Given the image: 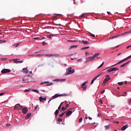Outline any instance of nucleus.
Wrapping results in <instances>:
<instances>
[{
  "label": "nucleus",
  "instance_id": "obj_14",
  "mask_svg": "<svg viewBox=\"0 0 131 131\" xmlns=\"http://www.w3.org/2000/svg\"><path fill=\"white\" fill-rule=\"evenodd\" d=\"M17 60H19V59H13V61H14V63H23V61L22 60L19 61Z\"/></svg>",
  "mask_w": 131,
  "mask_h": 131
},
{
  "label": "nucleus",
  "instance_id": "obj_12",
  "mask_svg": "<svg viewBox=\"0 0 131 131\" xmlns=\"http://www.w3.org/2000/svg\"><path fill=\"white\" fill-rule=\"evenodd\" d=\"M73 113V112L71 111H70L69 110H68L66 112V116H70L71 115V114Z\"/></svg>",
  "mask_w": 131,
  "mask_h": 131
},
{
  "label": "nucleus",
  "instance_id": "obj_35",
  "mask_svg": "<svg viewBox=\"0 0 131 131\" xmlns=\"http://www.w3.org/2000/svg\"><path fill=\"white\" fill-rule=\"evenodd\" d=\"M57 121H58V122H61L62 121V119H60V118H58V120H57Z\"/></svg>",
  "mask_w": 131,
  "mask_h": 131
},
{
  "label": "nucleus",
  "instance_id": "obj_42",
  "mask_svg": "<svg viewBox=\"0 0 131 131\" xmlns=\"http://www.w3.org/2000/svg\"><path fill=\"white\" fill-rule=\"evenodd\" d=\"M19 45H20V43H17L15 44V47H18V46H19Z\"/></svg>",
  "mask_w": 131,
  "mask_h": 131
},
{
  "label": "nucleus",
  "instance_id": "obj_53",
  "mask_svg": "<svg viewBox=\"0 0 131 131\" xmlns=\"http://www.w3.org/2000/svg\"><path fill=\"white\" fill-rule=\"evenodd\" d=\"M99 103L103 104V101L102 100H99Z\"/></svg>",
  "mask_w": 131,
  "mask_h": 131
},
{
  "label": "nucleus",
  "instance_id": "obj_5",
  "mask_svg": "<svg viewBox=\"0 0 131 131\" xmlns=\"http://www.w3.org/2000/svg\"><path fill=\"white\" fill-rule=\"evenodd\" d=\"M62 96L63 94H55L51 98V100H54V99H56V98H58V97H62Z\"/></svg>",
  "mask_w": 131,
  "mask_h": 131
},
{
  "label": "nucleus",
  "instance_id": "obj_20",
  "mask_svg": "<svg viewBox=\"0 0 131 131\" xmlns=\"http://www.w3.org/2000/svg\"><path fill=\"white\" fill-rule=\"evenodd\" d=\"M30 116H31V113L27 114V116L26 117V119H29V118H30Z\"/></svg>",
  "mask_w": 131,
  "mask_h": 131
},
{
  "label": "nucleus",
  "instance_id": "obj_36",
  "mask_svg": "<svg viewBox=\"0 0 131 131\" xmlns=\"http://www.w3.org/2000/svg\"><path fill=\"white\" fill-rule=\"evenodd\" d=\"M30 91V89H26L25 90V93H27Z\"/></svg>",
  "mask_w": 131,
  "mask_h": 131
},
{
  "label": "nucleus",
  "instance_id": "obj_29",
  "mask_svg": "<svg viewBox=\"0 0 131 131\" xmlns=\"http://www.w3.org/2000/svg\"><path fill=\"white\" fill-rule=\"evenodd\" d=\"M89 34H90V35H91V36H92L93 37H95V35L92 34L91 32H89Z\"/></svg>",
  "mask_w": 131,
  "mask_h": 131
},
{
  "label": "nucleus",
  "instance_id": "obj_50",
  "mask_svg": "<svg viewBox=\"0 0 131 131\" xmlns=\"http://www.w3.org/2000/svg\"><path fill=\"white\" fill-rule=\"evenodd\" d=\"M89 54H90V53L85 52V55L88 56V55H89Z\"/></svg>",
  "mask_w": 131,
  "mask_h": 131
},
{
  "label": "nucleus",
  "instance_id": "obj_24",
  "mask_svg": "<svg viewBox=\"0 0 131 131\" xmlns=\"http://www.w3.org/2000/svg\"><path fill=\"white\" fill-rule=\"evenodd\" d=\"M65 113H66V112H64V113H63L60 114L59 115V117H63V116H64V114H65Z\"/></svg>",
  "mask_w": 131,
  "mask_h": 131
},
{
  "label": "nucleus",
  "instance_id": "obj_32",
  "mask_svg": "<svg viewBox=\"0 0 131 131\" xmlns=\"http://www.w3.org/2000/svg\"><path fill=\"white\" fill-rule=\"evenodd\" d=\"M53 36V35H47V37L48 38H52V37Z\"/></svg>",
  "mask_w": 131,
  "mask_h": 131
},
{
  "label": "nucleus",
  "instance_id": "obj_51",
  "mask_svg": "<svg viewBox=\"0 0 131 131\" xmlns=\"http://www.w3.org/2000/svg\"><path fill=\"white\" fill-rule=\"evenodd\" d=\"M126 60H128V58H127V57H126L124 59H123V60H124V61H126Z\"/></svg>",
  "mask_w": 131,
  "mask_h": 131
},
{
  "label": "nucleus",
  "instance_id": "obj_21",
  "mask_svg": "<svg viewBox=\"0 0 131 131\" xmlns=\"http://www.w3.org/2000/svg\"><path fill=\"white\" fill-rule=\"evenodd\" d=\"M111 69L112 70V72L115 71L116 70L117 71L119 70L118 68H111Z\"/></svg>",
  "mask_w": 131,
  "mask_h": 131
},
{
  "label": "nucleus",
  "instance_id": "obj_54",
  "mask_svg": "<svg viewBox=\"0 0 131 131\" xmlns=\"http://www.w3.org/2000/svg\"><path fill=\"white\" fill-rule=\"evenodd\" d=\"M88 119L90 120H92V118L91 117H88Z\"/></svg>",
  "mask_w": 131,
  "mask_h": 131
},
{
  "label": "nucleus",
  "instance_id": "obj_45",
  "mask_svg": "<svg viewBox=\"0 0 131 131\" xmlns=\"http://www.w3.org/2000/svg\"><path fill=\"white\" fill-rule=\"evenodd\" d=\"M111 72H112V71L111 70V68L107 70V72H108V73Z\"/></svg>",
  "mask_w": 131,
  "mask_h": 131
},
{
  "label": "nucleus",
  "instance_id": "obj_62",
  "mask_svg": "<svg viewBox=\"0 0 131 131\" xmlns=\"http://www.w3.org/2000/svg\"><path fill=\"white\" fill-rule=\"evenodd\" d=\"M85 119H88V115L85 116Z\"/></svg>",
  "mask_w": 131,
  "mask_h": 131
},
{
  "label": "nucleus",
  "instance_id": "obj_58",
  "mask_svg": "<svg viewBox=\"0 0 131 131\" xmlns=\"http://www.w3.org/2000/svg\"><path fill=\"white\" fill-rule=\"evenodd\" d=\"M67 107H69V104H67L66 105V108H67Z\"/></svg>",
  "mask_w": 131,
  "mask_h": 131
},
{
  "label": "nucleus",
  "instance_id": "obj_60",
  "mask_svg": "<svg viewBox=\"0 0 131 131\" xmlns=\"http://www.w3.org/2000/svg\"><path fill=\"white\" fill-rule=\"evenodd\" d=\"M44 83H49V81H45L44 82Z\"/></svg>",
  "mask_w": 131,
  "mask_h": 131
},
{
  "label": "nucleus",
  "instance_id": "obj_8",
  "mask_svg": "<svg viewBox=\"0 0 131 131\" xmlns=\"http://www.w3.org/2000/svg\"><path fill=\"white\" fill-rule=\"evenodd\" d=\"M11 72V70L6 69H3L2 71V73H10Z\"/></svg>",
  "mask_w": 131,
  "mask_h": 131
},
{
  "label": "nucleus",
  "instance_id": "obj_3",
  "mask_svg": "<svg viewBox=\"0 0 131 131\" xmlns=\"http://www.w3.org/2000/svg\"><path fill=\"white\" fill-rule=\"evenodd\" d=\"M22 108H23V106H21L20 105V104L18 103L14 106V110H20L22 109Z\"/></svg>",
  "mask_w": 131,
  "mask_h": 131
},
{
  "label": "nucleus",
  "instance_id": "obj_13",
  "mask_svg": "<svg viewBox=\"0 0 131 131\" xmlns=\"http://www.w3.org/2000/svg\"><path fill=\"white\" fill-rule=\"evenodd\" d=\"M29 72V71L28 70V69H27V68H24L22 69V71L21 72H23L24 73H28V72Z\"/></svg>",
  "mask_w": 131,
  "mask_h": 131
},
{
  "label": "nucleus",
  "instance_id": "obj_43",
  "mask_svg": "<svg viewBox=\"0 0 131 131\" xmlns=\"http://www.w3.org/2000/svg\"><path fill=\"white\" fill-rule=\"evenodd\" d=\"M65 80H66V79H60V81H65Z\"/></svg>",
  "mask_w": 131,
  "mask_h": 131
},
{
  "label": "nucleus",
  "instance_id": "obj_59",
  "mask_svg": "<svg viewBox=\"0 0 131 131\" xmlns=\"http://www.w3.org/2000/svg\"><path fill=\"white\" fill-rule=\"evenodd\" d=\"M128 103H129V104H130V103H131V99H130V100H129Z\"/></svg>",
  "mask_w": 131,
  "mask_h": 131
},
{
  "label": "nucleus",
  "instance_id": "obj_11",
  "mask_svg": "<svg viewBox=\"0 0 131 131\" xmlns=\"http://www.w3.org/2000/svg\"><path fill=\"white\" fill-rule=\"evenodd\" d=\"M101 75V74H98L97 76H96L91 81V84H93L94 83V81H95L98 77H99V76Z\"/></svg>",
  "mask_w": 131,
  "mask_h": 131
},
{
  "label": "nucleus",
  "instance_id": "obj_6",
  "mask_svg": "<svg viewBox=\"0 0 131 131\" xmlns=\"http://www.w3.org/2000/svg\"><path fill=\"white\" fill-rule=\"evenodd\" d=\"M62 103H63V102L61 103V104H60V105L58 107V110H57L55 111V116H57V115H58V114H59V110H61V105H62Z\"/></svg>",
  "mask_w": 131,
  "mask_h": 131
},
{
  "label": "nucleus",
  "instance_id": "obj_44",
  "mask_svg": "<svg viewBox=\"0 0 131 131\" xmlns=\"http://www.w3.org/2000/svg\"><path fill=\"white\" fill-rule=\"evenodd\" d=\"M37 108H38V105H37L36 106V107H35V108H34V110H36L37 109Z\"/></svg>",
  "mask_w": 131,
  "mask_h": 131
},
{
  "label": "nucleus",
  "instance_id": "obj_4",
  "mask_svg": "<svg viewBox=\"0 0 131 131\" xmlns=\"http://www.w3.org/2000/svg\"><path fill=\"white\" fill-rule=\"evenodd\" d=\"M110 80V77L108 75H106V77L105 78L104 81H103V84H105L106 82H108Z\"/></svg>",
  "mask_w": 131,
  "mask_h": 131
},
{
  "label": "nucleus",
  "instance_id": "obj_39",
  "mask_svg": "<svg viewBox=\"0 0 131 131\" xmlns=\"http://www.w3.org/2000/svg\"><path fill=\"white\" fill-rule=\"evenodd\" d=\"M82 61V58H80L77 60V62H81Z\"/></svg>",
  "mask_w": 131,
  "mask_h": 131
},
{
  "label": "nucleus",
  "instance_id": "obj_55",
  "mask_svg": "<svg viewBox=\"0 0 131 131\" xmlns=\"http://www.w3.org/2000/svg\"><path fill=\"white\" fill-rule=\"evenodd\" d=\"M100 116H101V114L99 113V114H98V117H100Z\"/></svg>",
  "mask_w": 131,
  "mask_h": 131
},
{
  "label": "nucleus",
  "instance_id": "obj_56",
  "mask_svg": "<svg viewBox=\"0 0 131 131\" xmlns=\"http://www.w3.org/2000/svg\"><path fill=\"white\" fill-rule=\"evenodd\" d=\"M127 33H131V30L128 32H127Z\"/></svg>",
  "mask_w": 131,
  "mask_h": 131
},
{
  "label": "nucleus",
  "instance_id": "obj_41",
  "mask_svg": "<svg viewBox=\"0 0 131 131\" xmlns=\"http://www.w3.org/2000/svg\"><path fill=\"white\" fill-rule=\"evenodd\" d=\"M5 94V92H2L1 93H0V96H4V95Z\"/></svg>",
  "mask_w": 131,
  "mask_h": 131
},
{
  "label": "nucleus",
  "instance_id": "obj_27",
  "mask_svg": "<svg viewBox=\"0 0 131 131\" xmlns=\"http://www.w3.org/2000/svg\"><path fill=\"white\" fill-rule=\"evenodd\" d=\"M76 47H77V46H71L70 47V50H71V49H73V48H76Z\"/></svg>",
  "mask_w": 131,
  "mask_h": 131
},
{
  "label": "nucleus",
  "instance_id": "obj_30",
  "mask_svg": "<svg viewBox=\"0 0 131 131\" xmlns=\"http://www.w3.org/2000/svg\"><path fill=\"white\" fill-rule=\"evenodd\" d=\"M118 84H119V85H123V82H118Z\"/></svg>",
  "mask_w": 131,
  "mask_h": 131
},
{
  "label": "nucleus",
  "instance_id": "obj_34",
  "mask_svg": "<svg viewBox=\"0 0 131 131\" xmlns=\"http://www.w3.org/2000/svg\"><path fill=\"white\" fill-rule=\"evenodd\" d=\"M86 49H90V47H83L81 49V50H85Z\"/></svg>",
  "mask_w": 131,
  "mask_h": 131
},
{
  "label": "nucleus",
  "instance_id": "obj_7",
  "mask_svg": "<svg viewBox=\"0 0 131 131\" xmlns=\"http://www.w3.org/2000/svg\"><path fill=\"white\" fill-rule=\"evenodd\" d=\"M94 59L93 56H90L88 57H86V61H85V63H88V62H89V61H93Z\"/></svg>",
  "mask_w": 131,
  "mask_h": 131
},
{
  "label": "nucleus",
  "instance_id": "obj_17",
  "mask_svg": "<svg viewBox=\"0 0 131 131\" xmlns=\"http://www.w3.org/2000/svg\"><path fill=\"white\" fill-rule=\"evenodd\" d=\"M39 99L40 102H41V101H47V98H42V97L40 96L39 97Z\"/></svg>",
  "mask_w": 131,
  "mask_h": 131
},
{
  "label": "nucleus",
  "instance_id": "obj_31",
  "mask_svg": "<svg viewBox=\"0 0 131 131\" xmlns=\"http://www.w3.org/2000/svg\"><path fill=\"white\" fill-rule=\"evenodd\" d=\"M38 56H39V57H45V56H46V54H38Z\"/></svg>",
  "mask_w": 131,
  "mask_h": 131
},
{
  "label": "nucleus",
  "instance_id": "obj_63",
  "mask_svg": "<svg viewBox=\"0 0 131 131\" xmlns=\"http://www.w3.org/2000/svg\"><path fill=\"white\" fill-rule=\"evenodd\" d=\"M107 14H108V15H110V14H111V13H110V12H107Z\"/></svg>",
  "mask_w": 131,
  "mask_h": 131
},
{
  "label": "nucleus",
  "instance_id": "obj_33",
  "mask_svg": "<svg viewBox=\"0 0 131 131\" xmlns=\"http://www.w3.org/2000/svg\"><path fill=\"white\" fill-rule=\"evenodd\" d=\"M124 95H122L123 97H126V95H127V92H124Z\"/></svg>",
  "mask_w": 131,
  "mask_h": 131
},
{
  "label": "nucleus",
  "instance_id": "obj_10",
  "mask_svg": "<svg viewBox=\"0 0 131 131\" xmlns=\"http://www.w3.org/2000/svg\"><path fill=\"white\" fill-rule=\"evenodd\" d=\"M22 112L24 113V114H26L27 112H28V109H27V107H24L22 109Z\"/></svg>",
  "mask_w": 131,
  "mask_h": 131
},
{
  "label": "nucleus",
  "instance_id": "obj_1",
  "mask_svg": "<svg viewBox=\"0 0 131 131\" xmlns=\"http://www.w3.org/2000/svg\"><path fill=\"white\" fill-rule=\"evenodd\" d=\"M75 72V70L74 69L72 70V68L69 67L67 69V72L66 73V75L68 74H73V73Z\"/></svg>",
  "mask_w": 131,
  "mask_h": 131
},
{
  "label": "nucleus",
  "instance_id": "obj_48",
  "mask_svg": "<svg viewBox=\"0 0 131 131\" xmlns=\"http://www.w3.org/2000/svg\"><path fill=\"white\" fill-rule=\"evenodd\" d=\"M129 48H131V45L128 46L126 47V49H129Z\"/></svg>",
  "mask_w": 131,
  "mask_h": 131
},
{
  "label": "nucleus",
  "instance_id": "obj_2",
  "mask_svg": "<svg viewBox=\"0 0 131 131\" xmlns=\"http://www.w3.org/2000/svg\"><path fill=\"white\" fill-rule=\"evenodd\" d=\"M45 56L46 57H47V58H52L53 57H54L55 58H56L57 57H59V55L51 54H45Z\"/></svg>",
  "mask_w": 131,
  "mask_h": 131
},
{
  "label": "nucleus",
  "instance_id": "obj_46",
  "mask_svg": "<svg viewBox=\"0 0 131 131\" xmlns=\"http://www.w3.org/2000/svg\"><path fill=\"white\" fill-rule=\"evenodd\" d=\"M84 16H85L84 14H82L80 16V17H81V18H83V17H84Z\"/></svg>",
  "mask_w": 131,
  "mask_h": 131
},
{
  "label": "nucleus",
  "instance_id": "obj_57",
  "mask_svg": "<svg viewBox=\"0 0 131 131\" xmlns=\"http://www.w3.org/2000/svg\"><path fill=\"white\" fill-rule=\"evenodd\" d=\"M127 57V58H128V59H130V58H131V55H130V56H128V57Z\"/></svg>",
  "mask_w": 131,
  "mask_h": 131
},
{
  "label": "nucleus",
  "instance_id": "obj_52",
  "mask_svg": "<svg viewBox=\"0 0 131 131\" xmlns=\"http://www.w3.org/2000/svg\"><path fill=\"white\" fill-rule=\"evenodd\" d=\"M69 41H72V42H76V40H74V41H73V40H69Z\"/></svg>",
  "mask_w": 131,
  "mask_h": 131
},
{
  "label": "nucleus",
  "instance_id": "obj_22",
  "mask_svg": "<svg viewBox=\"0 0 131 131\" xmlns=\"http://www.w3.org/2000/svg\"><path fill=\"white\" fill-rule=\"evenodd\" d=\"M32 92H34L35 93H36L37 94H39V91L38 90L35 89V90H32Z\"/></svg>",
  "mask_w": 131,
  "mask_h": 131
},
{
  "label": "nucleus",
  "instance_id": "obj_25",
  "mask_svg": "<svg viewBox=\"0 0 131 131\" xmlns=\"http://www.w3.org/2000/svg\"><path fill=\"white\" fill-rule=\"evenodd\" d=\"M105 129H109V128H110V125H107L106 126H105Z\"/></svg>",
  "mask_w": 131,
  "mask_h": 131
},
{
  "label": "nucleus",
  "instance_id": "obj_49",
  "mask_svg": "<svg viewBox=\"0 0 131 131\" xmlns=\"http://www.w3.org/2000/svg\"><path fill=\"white\" fill-rule=\"evenodd\" d=\"M55 81H60V79H56L55 80Z\"/></svg>",
  "mask_w": 131,
  "mask_h": 131
},
{
  "label": "nucleus",
  "instance_id": "obj_16",
  "mask_svg": "<svg viewBox=\"0 0 131 131\" xmlns=\"http://www.w3.org/2000/svg\"><path fill=\"white\" fill-rule=\"evenodd\" d=\"M130 62V61H128L127 62H125V63L121 65L120 68H122L123 67H124L126 65H127V64H128V63H129Z\"/></svg>",
  "mask_w": 131,
  "mask_h": 131
},
{
  "label": "nucleus",
  "instance_id": "obj_64",
  "mask_svg": "<svg viewBox=\"0 0 131 131\" xmlns=\"http://www.w3.org/2000/svg\"><path fill=\"white\" fill-rule=\"evenodd\" d=\"M10 62H12L13 61V59H9Z\"/></svg>",
  "mask_w": 131,
  "mask_h": 131
},
{
  "label": "nucleus",
  "instance_id": "obj_18",
  "mask_svg": "<svg viewBox=\"0 0 131 131\" xmlns=\"http://www.w3.org/2000/svg\"><path fill=\"white\" fill-rule=\"evenodd\" d=\"M80 42H81V43H83V45H89V43H90V42H89V41H85V40H82Z\"/></svg>",
  "mask_w": 131,
  "mask_h": 131
},
{
  "label": "nucleus",
  "instance_id": "obj_28",
  "mask_svg": "<svg viewBox=\"0 0 131 131\" xmlns=\"http://www.w3.org/2000/svg\"><path fill=\"white\" fill-rule=\"evenodd\" d=\"M104 61L102 63V64H101V65H100L98 67V68L99 69V68H101V67H102L103 66H104Z\"/></svg>",
  "mask_w": 131,
  "mask_h": 131
},
{
  "label": "nucleus",
  "instance_id": "obj_26",
  "mask_svg": "<svg viewBox=\"0 0 131 131\" xmlns=\"http://www.w3.org/2000/svg\"><path fill=\"white\" fill-rule=\"evenodd\" d=\"M65 110H67V107H62L61 108V111H65Z\"/></svg>",
  "mask_w": 131,
  "mask_h": 131
},
{
  "label": "nucleus",
  "instance_id": "obj_15",
  "mask_svg": "<svg viewBox=\"0 0 131 131\" xmlns=\"http://www.w3.org/2000/svg\"><path fill=\"white\" fill-rule=\"evenodd\" d=\"M128 127V126L127 125V124H126L121 128V130H125Z\"/></svg>",
  "mask_w": 131,
  "mask_h": 131
},
{
  "label": "nucleus",
  "instance_id": "obj_47",
  "mask_svg": "<svg viewBox=\"0 0 131 131\" xmlns=\"http://www.w3.org/2000/svg\"><path fill=\"white\" fill-rule=\"evenodd\" d=\"M105 93V90H102L101 92V94H103Z\"/></svg>",
  "mask_w": 131,
  "mask_h": 131
},
{
  "label": "nucleus",
  "instance_id": "obj_19",
  "mask_svg": "<svg viewBox=\"0 0 131 131\" xmlns=\"http://www.w3.org/2000/svg\"><path fill=\"white\" fill-rule=\"evenodd\" d=\"M122 62H124V60H123V59H122V60L120 61L117 63L113 65L112 67H114V66H116V65H118V64H120V63H122Z\"/></svg>",
  "mask_w": 131,
  "mask_h": 131
},
{
  "label": "nucleus",
  "instance_id": "obj_38",
  "mask_svg": "<svg viewBox=\"0 0 131 131\" xmlns=\"http://www.w3.org/2000/svg\"><path fill=\"white\" fill-rule=\"evenodd\" d=\"M42 46H46V45H47V42H46V41H43L42 42Z\"/></svg>",
  "mask_w": 131,
  "mask_h": 131
},
{
  "label": "nucleus",
  "instance_id": "obj_23",
  "mask_svg": "<svg viewBox=\"0 0 131 131\" xmlns=\"http://www.w3.org/2000/svg\"><path fill=\"white\" fill-rule=\"evenodd\" d=\"M99 55H100V54L99 53H96L95 54H94L93 57V58H96V57H98V56H99Z\"/></svg>",
  "mask_w": 131,
  "mask_h": 131
},
{
  "label": "nucleus",
  "instance_id": "obj_9",
  "mask_svg": "<svg viewBox=\"0 0 131 131\" xmlns=\"http://www.w3.org/2000/svg\"><path fill=\"white\" fill-rule=\"evenodd\" d=\"M86 83H88V81L84 82L83 83L81 84V86L83 91H85V90H86V86L85 85Z\"/></svg>",
  "mask_w": 131,
  "mask_h": 131
},
{
  "label": "nucleus",
  "instance_id": "obj_40",
  "mask_svg": "<svg viewBox=\"0 0 131 131\" xmlns=\"http://www.w3.org/2000/svg\"><path fill=\"white\" fill-rule=\"evenodd\" d=\"M0 60H1V61H6V60H7V58H0Z\"/></svg>",
  "mask_w": 131,
  "mask_h": 131
},
{
  "label": "nucleus",
  "instance_id": "obj_37",
  "mask_svg": "<svg viewBox=\"0 0 131 131\" xmlns=\"http://www.w3.org/2000/svg\"><path fill=\"white\" fill-rule=\"evenodd\" d=\"M81 121H82V118H80L79 119V123H80V122H81Z\"/></svg>",
  "mask_w": 131,
  "mask_h": 131
},
{
  "label": "nucleus",
  "instance_id": "obj_61",
  "mask_svg": "<svg viewBox=\"0 0 131 131\" xmlns=\"http://www.w3.org/2000/svg\"><path fill=\"white\" fill-rule=\"evenodd\" d=\"M11 125V124H7V126H10Z\"/></svg>",
  "mask_w": 131,
  "mask_h": 131
}]
</instances>
